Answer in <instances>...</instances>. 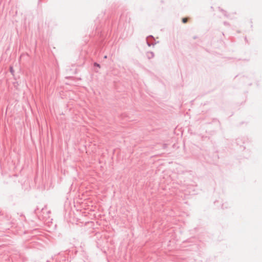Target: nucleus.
<instances>
[{
	"label": "nucleus",
	"instance_id": "obj_1",
	"mask_svg": "<svg viewBox=\"0 0 262 262\" xmlns=\"http://www.w3.org/2000/svg\"><path fill=\"white\" fill-rule=\"evenodd\" d=\"M188 18H187V17L183 18L182 19V22H183V23H184V24H185V23H186L188 21Z\"/></svg>",
	"mask_w": 262,
	"mask_h": 262
},
{
	"label": "nucleus",
	"instance_id": "obj_2",
	"mask_svg": "<svg viewBox=\"0 0 262 262\" xmlns=\"http://www.w3.org/2000/svg\"><path fill=\"white\" fill-rule=\"evenodd\" d=\"M10 71L12 74H13L14 70L13 69V67H10Z\"/></svg>",
	"mask_w": 262,
	"mask_h": 262
},
{
	"label": "nucleus",
	"instance_id": "obj_3",
	"mask_svg": "<svg viewBox=\"0 0 262 262\" xmlns=\"http://www.w3.org/2000/svg\"><path fill=\"white\" fill-rule=\"evenodd\" d=\"M167 146V145L166 144H163V148H166Z\"/></svg>",
	"mask_w": 262,
	"mask_h": 262
}]
</instances>
